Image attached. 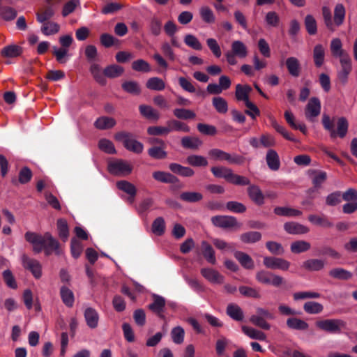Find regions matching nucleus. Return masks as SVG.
<instances>
[{
  "instance_id": "a18cd8bd",
  "label": "nucleus",
  "mask_w": 357,
  "mask_h": 357,
  "mask_svg": "<svg viewBox=\"0 0 357 357\" xmlns=\"http://www.w3.org/2000/svg\"><path fill=\"white\" fill-rule=\"evenodd\" d=\"M90 72L92 74L93 78L101 84H105L106 79L105 75L102 72L100 66L97 63H92L90 67Z\"/></svg>"
},
{
  "instance_id": "aec40b11",
  "label": "nucleus",
  "mask_w": 357,
  "mask_h": 357,
  "mask_svg": "<svg viewBox=\"0 0 357 357\" xmlns=\"http://www.w3.org/2000/svg\"><path fill=\"white\" fill-rule=\"evenodd\" d=\"M325 261L319 259H310L305 261L302 267L308 271H319L324 268Z\"/></svg>"
},
{
  "instance_id": "9d476101",
  "label": "nucleus",
  "mask_w": 357,
  "mask_h": 357,
  "mask_svg": "<svg viewBox=\"0 0 357 357\" xmlns=\"http://www.w3.org/2000/svg\"><path fill=\"white\" fill-rule=\"evenodd\" d=\"M263 262L264 265L268 268L279 269L283 271H288L291 265L287 260L274 257H264Z\"/></svg>"
},
{
  "instance_id": "69168bd1",
  "label": "nucleus",
  "mask_w": 357,
  "mask_h": 357,
  "mask_svg": "<svg viewBox=\"0 0 357 357\" xmlns=\"http://www.w3.org/2000/svg\"><path fill=\"white\" fill-rule=\"evenodd\" d=\"M305 26L307 33L314 35L317 31V22L313 16L307 15L305 19Z\"/></svg>"
},
{
  "instance_id": "4c0bfd02",
  "label": "nucleus",
  "mask_w": 357,
  "mask_h": 357,
  "mask_svg": "<svg viewBox=\"0 0 357 357\" xmlns=\"http://www.w3.org/2000/svg\"><path fill=\"white\" fill-rule=\"evenodd\" d=\"M234 255L244 268L247 269L254 268V261L248 255L242 252H236Z\"/></svg>"
},
{
  "instance_id": "37998d69",
  "label": "nucleus",
  "mask_w": 357,
  "mask_h": 357,
  "mask_svg": "<svg viewBox=\"0 0 357 357\" xmlns=\"http://www.w3.org/2000/svg\"><path fill=\"white\" fill-rule=\"evenodd\" d=\"M211 172L215 177L223 178L228 182L233 172L231 169L224 167H213Z\"/></svg>"
},
{
  "instance_id": "cd10ccee",
  "label": "nucleus",
  "mask_w": 357,
  "mask_h": 357,
  "mask_svg": "<svg viewBox=\"0 0 357 357\" xmlns=\"http://www.w3.org/2000/svg\"><path fill=\"white\" fill-rule=\"evenodd\" d=\"M124 73V68L119 65L112 64L107 66L104 70L103 73L105 77L108 78H116L121 76Z\"/></svg>"
},
{
  "instance_id": "b1692460",
  "label": "nucleus",
  "mask_w": 357,
  "mask_h": 357,
  "mask_svg": "<svg viewBox=\"0 0 357 357\" xmlns=\"http://www.w3.org/2000/svg\"><path fill=\"white\" fill-rule=\"evenodd\" d=\"M345 8L342 3H337L334 9L333 27L340 26L344 22L345 18Z\"/></svg>"
},
{
  "instance_id": "7c9ffc66",
  "label": "nucleus",
  "mask_w": 357,
  "mask_h": 357,
  "mask_svg": "<svg viewBox=\"0 0 357 357\" xmlns=\"http://www.w3.org/2000/svg\"><path fill=\"white\" fill-rule=\"evenodd\" d=\"M116 125L114 119L107 116H101L98 118L94 123L96 128L100 130L109 129Z\"/></svg>"
},
{
  "instance_id": "f03ea898",
  "label": "nucleus",
  "mask_w": 357,
  "mask_h": 357,
  "mask_svg": "<svg viewBox=\"0 0 357 357\" xmlns=\"http://www.w3.org/2000/svg\"><path fill=\"white\" fill-rule=\"evenodd\" d=\"M248 55V49L241 40H234L231 44V50L227 51L225 56L229 65L237 64L236 58L245 59Z\"/></svg>"
},
{
  "instance_id": "423d86ee",
  "label": "nucleus",
  "mask_w": 357,
  "mask_h": 357,
  "mask_svg": "<svg viewBox=\"0 0 357 357\" xmlns=\"http://www.w3.org/2000/svg\"><path fill=\"white\" fill-rule=\"evenodd\" d=\"M316 326L321 330L331 333H340L345 328L346 324L341 319H325L316 322Z\"/></svg>"
},
{
  "instance_id": "58836bf2",
  "label": "nucleus",
  "mask_w": 357,
  "mask_h": 357,
  "mask_svg": "<svg viewBox=\"0 0 357 357\" xmlns=\"http://www.w3.org/2000/svg\"><path fill=\"white\" fill-rule=\"evenodd\" d=\"M202 250L203 255L207 261L212 264H215L216 262L215 252L211 245H210L207 242L203 241L202 243Z\"/></svg>"
},
{
  "instance_id": "680f3d73",
  "label": "nucleus",
  "mask_w": 357,
  "mask_h": 357,
  "mask_svg": "<svg viewBox=\"0 0 357 357\" xmlns=\"http://www.w3.org/2000/svg\"><path fill=\"white\" fill-rule=\"evenodd\" d=\"M322 15L324 24L327 29L332 32L335 31V27H333V22L330 8L327 6H324L322 8Z\"/></svg>"
},
{
  "instance_id": "a878e982",
  "label": "nucleus",
  "mask_w": 357,
  "mask_h": 357,
  "mask_svg": "<svg viewBox=\"0 0 357 357\" xmlns=\"http://www.w3.org/2000/svg\"><path fill=\"white\" fill-rule=\"evenodd\" d=\"M141 114L148 119L158 121L160 117V113L149 105H141L139 107Z\"/></svg>"
},
{
  "instance_id": "f3484780",
  "label": "nucleus",
  "mask_w": 357,
  "mask_h": 357,
  "mask_svg": "<svg viewBox=\"0 0 357 357\" xmlns=\"http://www.w3.org/2000/svg\"><path fill=\"white\" fill-rule=\"evenodd\" d=\"M84 315L86 323L90 328L93 329L98 327L99 314L95 309L92 307H87L84 311Z\"/></svg>"
},
{
  "instance_id": "338daca9",
  "label": "nucleus",
  "mask_w": 357,
  "mask_h": 357,
  "mask_svg": "<svg viewBox=\"0 0 357 357\" xmlns=\"http://www.w3.org/2000/svg\"><path fill=\"white\" fill-rule=\"evenodd\" d=\"M165 229V220L162 218L159 217L157 218L153 222L152 225V231L158 235H162Z\"/></svg>"
},
{
  "instance_id": "dca6fc26",
  "label": "nucleus",
  "mask_w": 357,
  "mask_h": 357,
  "mask_svg": "<svg viewBox=\"0 0 357 357\" xmlns=\"http://www.w3.org/2000/svg\"><path fill=\"white\" fill-rule=\"evenodd\" d=\"M284 229L288 234L294 235L305 234L310 231L308 227L295 222H286Z\"/></svg>"
},
{
  "instance_id": "ea45409f",
  "label": "nucleus",
  "mask_w": 357,
  "mask_h": 357,
  "mask_svg": "<svg viewBox=\"0 0 357 357\" xmlns=\"http://www.w3.org/2000/svg\"><path fill=\"white\" fill-rule=\"evenodd\" d=\"M199 15L202 20L208 24H213L215 21V17L213 10L207 6H202L199 8Z\"/></svg>"
},
{
  "instance_id": "473e14b6",
  "label": "nucleus",
  "mask_w": 357,
  "mask_h": 357,
  "mask_svg": "<svg viewBox=\"0 0 357 357\" xmlns=\"http://www.w3.org/2000/svg\"><path fill=\"white\" fill-rule=\"evenodd\" d=\"M168 126L169 133L172 131H182L184 132H189L190 127L185 123L178 120H170L167 122Z\"/></svg>"
},
{
  "instance_id": "052dcab7",
  "label": "nucleus",
  "mask_w": 357,
  "mask_h": 357,
  "mask_svg": "<svg viewBox=\"0 0 357 357\" xmlns=\"http://www.w3.org/2000/svg\"><path fill=\"white\" fill-rule=\"evenodd\" d=\"M122 88L125 91L134 95H138L141 91L139 84L135 81H127L123 82L122 84Z\"/></svg>"
},
{
  "instance_id": "09e8293b",
  "label": "nucleus",
  "mask_w": 357,
  "mask_h": 357,
  "mask_svg": "<svg viewBox=\"0 0 357 357\" xmlns=\"http://www.w3.org/2000/svg\"><path fill=\"white\" fill-rule=\"evenodd\" d=\"M188 165L194 167H206L208 161L206 158L198 155H190L186 158Z\"/></svg>"
},
{
  "instance_id": "49530a36",
  "label": "nucleus",
  "mask_w": 357,
  "mask_h": 357,
  "mask_svg": "<svg viewBox=\"0 0 357 357\" xmlns=\"http://www.w3.org/2000/svg\"><path fill=\"white\" fill-rule=\"evenodd\" d=\"M287 325L289 328L295 330H307L308 324L298 318H289L287 320Z\"/></svg>"
},
{
  "instance_id": "f704fd0d",
  "label": "nucleus",
  "mask_w": 357,
  "mask_h": 357,
  "mask_svg": "<svg viewBox=\"0 0 357 357\" xmlns=\"http://www.w3.org/2000/svg\"><path fill=\"white\" fill-rule=\"evenodd\" d=\"M311 248L310 243L305 241L300 240L294 241L291 244L290 250L294 254H299L309 250Z\"/></svg>"
},
{
  "instance_id": "774afa93",
  "label": "nucleus",
  "mask_w": 357,
  "mask_h": 357,
  "mask_svg": "<svg viewBox=\"0 0 357 357\" xmlns=\"http://www.w3.org/2000/svg\"><path fill=\"white\" fill-rule=\"evenodd\" d=\"M185 331L181 326L174 328L171 331L172 340L176 344H181L184 340Z\"/></svg>"
},
{
  "instance_id": "bb28decb",
  "label": "nucleus",
  "mask_w": 357,
  "mask_h": 357,
  "mask_svg": "<svg viewBox=\"0 0 357 357\" xmlns=\"http://www.w3.org/2000/svg\"><path fill=\"white\" fill-rule=\"evenodd\" d=\"M153 177L156 181L165 183H174L178 181V178L174 175L162 171L154 172Z\"/></svg>"
},
{
  "instance_id": "8fccbe9b",
  "label": "nucleus",
  "mask_w": 357,
  "mask_h": 357,
  "mask_svg": "<svg viewBox=\"0 0 357 357\" xmlns=\"http://www.w3.org/2000/svg\"><path fill=\"white\" fill-rule=\"evenodd\" d=\"M329 275L332 278L339 280H349L352 277L351 273L342 268L331 269L329 271Z\"/></svg>"
},
{
  "instance_id": "2eb2a0df",
  "label": "nucleus",
  "mask_w": 357,
  "mask_h": 357,
  "mask_svg": "<svg viewBox=\"0 0 357 357\" xmlns=\"http://www.w3.org/2000/svg\"><path fill=\"white\" fill-rule=\"evenodd\" d=\"M202 275L212 284H222L224 282V277L216 270L210 268L201 269Z\"/></svg>"
},
{
  "instance_id": "a19ab883",
  "label": "nucleus",
  "mask_w": 357,
  "mask_h": 357,
  "mask_svg": "<svg viewBox=\"0 0 357 357\" xmlns=\"http://www.w3.org/2000/svg\"><path fill=\"white\" fill-rule=\"evenodd\" d=\"M59 30V24L54 22H44L41 26V31L45 36L56 34Z\"/></svg>"
},
{
  "instance_id": "c85d7f7f",
  "label": "nucleus",
  "mask_w": 357,
  "mask_h": 357,
  "mask_svg": "<svg viewBox=\"0 0 357 357\" xmlns=\"http://www.w3.org/2000/svg\"><path fill=\"white\" fill-rule=\"evenodd\" d=\"M169 169L177 174L182 176L190 177L194 175L195 172L193 169L188 167H183L177 163H171L169 166Z\"/></svg>"
},
{
  "instance_id": "20e7f679",
  "label": "nucleus",
  "mask_w": 357,
  "mask_h": 357,
  "mask_svg": "<svg viewBox=\"0 0 357 357\" xmlns=\"http://www.w3.org/2000/svg\"><path fill=\"white\" fill-rule=\"evenodd\" d=\"M115 139L121 142L124 146L128 151L136 153H142L143 151V145L137 141L132 135L128 132H121L115 135Z\"/></svg>"
},
{
  "instance_id": "a211bd4d",
  "label": "nucleus",
  "mask_w": 357,
  "mask_h": 357,
  "mask_svg": "<svg viewBox=\"0 0 357 357\" xmlns=\"http://www.w3.org/2000/svg\"><path fill=\"white\" fill-rule=\"evenodd\" d=\"M252 91V88L248 85H241L240 84L236 86L235 96L237 100L243 101L245 103L249 100V94Z\"/></svg>"
},
{
  "instance_id": "864d4df0",
  "label": "nucleus",
  "mask_w": 357,
  "mask_h": 357,
  "mask_svg": "<svg viewBox=\"0 0 357 357\" xmlns=\"http://www.w3.org/2000/svg\"><path fill=\"white\" fill-rule=\"evenodd\" d=\"M173 113L176 118L183 120L193 119L196 116L193 111L183 108H176Z\"/></svg>"
},
{
  "instance_id": "5701e85b",
  "label": "nucleus",
  "mask_w": 357,
  "mask_h": 357,
  "mask_svg": "<svg viewBox=\"0 0 357 357\" xmlns=\"http://www.w3.org/2000/svg\"><path fill=\"white\" fill-rule=\"evenodd\" d=\"M266 160L268 167L273 171H276L280 168V162L279 155L277 152L273 149L268 151Z\"/></svg>"
},
{
  "instance_id": "6ab92c4d",
  "label": "nucleus",
  "mask_w": 357,
  "mask_h": 357,
  "mask_svg": "<svg viewBox=\"0 0 357 357\" xmlns=\"http://www.w3.org/2000/svg\"><path fill=\"white\" fill-rule=\"evenodd\" d=\"M250 198L257 204L261 205L264 202V196L257 185H252L248 188Z\"/></svg>"
},
{
  "instance_id": "1a4fd4ad",
  "label": "nucleus",
  "mask_w": 357,
  "mask_h": 357,
  "mask_svg": "<svg viewBox=\"0 0 357 357\" xmlns=\"http://www.w3.org/2000/svg\"><path fill=\"white\" fill-rule=\"evenodd\" d=\"M21 259L22 266L25 269L31 271L36 279L40 278L42 276V266L38 260L26 255H23Z\"/></svg>"
},
{
  "instance_id": "412c9836",
  "label": "nucleus",
  "mask_w": 357,
  "mask_h": 357,
  "mask_svg": "<svg viewBox=\"0 0 357 357\" xmlns=\"http://www.w3.org/2000/svg\"><path fill=\"white\" fill-rule=\"evenodd\" d=\"M22 53V48L15 44L4 47L1 51V55L5 58H15Z\"/></svg>"
},
{
  "instance_id": "2f4dec72",
  "label": "nucleus",
  "mask_w": 357,
  "mask_h": 357,
  "mask_svg": "<svg viewBox=\"0 0 357 357\" xmlns=\"http://www.w3.org/2000/svg\"><path fill=\"white\" fill-rule=\"evenodd\" d=\"M60 295L63 303L67 307H72L74 304L75 298L73 292L67 287L63 286L60 289Z\"/></svg>"
},
{
  "instance_id": "e2e57ef3",
  "label": "nucleus",
  "mask_w": 357,
  "mask_h": 357,
  "mask_svg": "<svg viewBox=\"0 0 357 357\" xmlns=\"http://www.w3.org/2000/svg\"><path fill=\"white\" fill-rule=\"evenodd\" d=\"M165 146H153L148 150L149 155L155 159H163L167 156Z\"/></svg>"
},
{
  "instance_id": "c756f323",
  "label": "nucleus",
  "mask_w": 357,
  "mask_h": 357,
  "mask_svg": "<svg viewBox=\"0 0 357 357\" xmlns=\"http://www.w3.org/2000/svg\"><path fill=\"white\" fill-rule=\"evenodd\" d=\"M274 213L280 216L286 217H296L301 216L303 213L301 211L290 208V207H275L274 208Z\"/></svg>"
},
{
  "instance_id": "4468645a",
  "label": "nucleus",
  "mask_w": 357,
  "mask_h": 357,
  "mask_svg": "<svg viewBox=\"0 0 357 357\" xmlns=\"http://www.w3.org/2000/svg\"><path fill=\"white\" fill-rule=\"evenodd\" d=\"M341 68L337 73L338 79L345 84L347 82L348 77L352 70L351 59V57L341 59L340 61Z\"/></svg>"
},
{
  "instance_id": "de8ad7c7",
  "label": "nucleus",
  "mask_w": 357,
  "mask_h": 357,
  "mask_svg": "<svg viewBox=\"0 0 357 357\" xmlns=\"http://www.w3.org/2000/svg\"><path fill=\"white\" fill-rule=\"evenodd\" d=\"M146 86L151 90L162 91L165 88V83L162 79L154 77L147 80Z\"/></svg>"
},
{
  "instance_id": "4d7b16f0",
  "label": "nucleus",
  "mask_w": 357,
  "mask_h": 357,
  "mask_svg": "<svg viewBox=\"0 0 357 357\" xmlns=\"http://www.w3.org/2000/svg\"><path fill=\"white\" fill-rule=\"evenodd\" d=\"M184 43L189 47L195 50H202V45L197 37L192 34H187L184 37Z\"/></svg>"
},
{
  "instance_id": "4be33fe9",
  "label": "nucleus",
  "mask_w": 357,
  "mask_h": 357,
  "mask_svg": "<svg viewBox=\"0 0 357 357\" xmlns=\"http://www.w3.org/2000/svg\"><path fill=\"white\" fill-rule=\"evenodd\" d=\"M286 66L289 74L294 77H298L301 73V65L298 59L291 56L286 60Z\"/></svg>"
},
{
  "instance_id": "603ef678",
  "label": "nucleus",
  "mask_w": 357,
  "mask_h": 357,
  "mask_svg": "<svg viewBox=\"0 0 357 357\" xmlns=\"http://www.w3.org/2000/svg\"><path fill=\"white\" fill-rule=\"evenodd\" d=\"M165 305V298L160 296H155L153 303L149 305V309L158 314H160L163 311Z\"/></svg>"
},
{
  "instance_id": "13d9d810",
  "label": "nucleus",
  "mask_w": 357,
  "mask_h": 357,
  "mask_svg": "<svg viewBox=\"0 0 357 357\" xmlns=\"http://www.w3.org/2000/svg\"><path fill=\"white\" fill-rule=\"evenodd\" d=\"M261 238V234L258 231H249L241 235V240L245 243H253L259 241Z\"/></svg>"
},
{
  "instance_id": "7ed1b4c3",
  "label": "nucleus",
  "mask_w": 357,
  "mask_h": 357,
  "mask_svg": "<svg viewBox=\"0 0 357 357\" xmlns=\"http://www.w3.org/2000/svg\"><path fill=\"white\" fill-rule=\"evenodd\" d=\"M59 42L61 47H53V54L58 62L64 63L69 56V48L73 43V38L70 34L63 35L59 37Z\"/></svg>"
},
{
  "instance_id": "0eeeda50",
  "label": "nucleus",
  "mask_w": 357,
  "mask_h": 357,
  "mask_svg": "<svg viewBox=\"0 0 357 357\" xmlns=\"http://www.w3.org/2000/svg\"><path fill=\"white\" fill-rule=\"evenodd\" d=\"M108 170L114 175L124 176L132 172V167L127 161L115 160L109 162Z\"/></svg>"
},
{
  "instance_id": "ddd939ff",
  "label": "nucleus",
  "mask_w": 357,
  "mask_h": 357,
  "mask_svg": "<svg viewBox=\"0 0 357 357\" xmlns=\"http://www.w3.org/2000/svg\"><path fill=\"white\" fill-rule=\"evenodd\" d=\"M330 50L334 57L341 59L349 58V53L342 47V43L338 38H333L330 44Z\"/></svg>"
},
{
  "instance_id": "5fc2aeb1",
  "label": "nucleus",
  "mask_w": 357,
  "mask_h": 357,
  "mask_svg": "<svg viewBox=\"0 0 357 357\" xmlns=\"http://www.w3.org/2000/svg\"><path fill=\"white\" fill-rule=\"evenodd\" d=\"M304 310L309 314H319L324 310L323 305L315 301L306 302L303 305Z\"/></svg>"
},
{
  "instance_id": "6e6552de",
  "label": "nucleus",
  "mask_w": 357,
  "mask_h": 357,
  "mask_svg": "<svg viewBox=\"0 0 357 357\" xmlns=\"http://www.w3.org/2000/svg\"><path fill=\"white\" fill-rule=\"evenodd\" d=\"M256 279L260 283L272 284L275 287H279L284 282L282 277L266 271H260L257 272L256 274Z\"/></svg>"
},
{
  "instance_id": "e433bc0d",
  "label": "nucleus",
  "mask_w": 357,
  "mask_h": 357,
  "mask_svg": "<svg viewBox=\"0 0 357 357\" xmlns=\"http://www.w3.org/2000/svg\"><path fill=\"white\" fill-rule=\"evenodd\" d=\"M227 314L233 319L236 321H241L243 319V312L241 307L231 303L227 307Z\"/></svg>"
},
{
  "instance_id": "3c124183",
  "label": "nucleus",
  "mask_w": 357,
  "mask_h": 357,
  "mask_svg": "<svg viewBox=\"0 0 357 357\" xmlns=\"http://www.w3.org/2000/svg\"><path fill=\"white\" fill-rule=\"evenodd\" d=\"M212 103L215 109L218 113L225 114L228 111V105L227 101L222 97H214Z\"/></svg>"
},
{
  "instance_id": "6e6d98bb",
  "label": "nucleus",
  "mask_w": 357,
  "mask_h": 357,
  "mask_svg": "<svg viewBox=\"0 0 357 357\" xmlns=\"http://www.w3.org/2000/svg\"><path fill=\"white\" fill-rule=\"evenodd\" d=\"M132 68L137 72L149 73L151 70L149 63L144 59H137L133 61Z\"/></svg>"
},
{
  "instance_id": "0e129e2a",
  "label": "nucleus",
  "mask_w": 357,
  "mask_h": 357,
  "mask_svg": "<svg viewBox=\"0 0 357 357\" xmlns=\"http://www.w3.org/2000/svg\"><path fill=\"white\" fill-rule=\"evenodd\" d=\"M202 195L197 192H185L181 194L180 198L188 202H197L202 199Z\"/></svg>"
},
{
  "instance_id": "393cba45",
  "label": "nucleus",
  "mask_w": 357,
  "mask_h": 357,
  "mask_svg": "<svg viewBox=\"0 0 357 357\" xmlns=\"http://www.w3.org/2000/svg\"><path fill=\"white\" fill-rule=\"evenodd\" d=\"M326 50L321 44H317L313 50V59L317 67H321L324 63Z\"/></svg>"
},
{
  "instance_id": "79ce46f5",
  "label": "nucleus",
  "mask_w": 357,
  "mask_h": 357,
  "mask_svg": "<svg viewBox=\"0 0 357 357\" xmlns=\"http://www.w3.org/2000/svg\"><path fill=\"white\" fill-rule=\"evenodd\" d=\"M116 187L133 198L136 195V188L131 183L126 181H120L116 183Z\"/></svg>"
},
{
  "instance_id": "c9c22d12",
  "label": "nucleus",
  "mask_w": 357,
  "mask_h": 357,
  "mask_svg": "<svg viewBox=\"0 0 357 357\" xmlns=\"http://www.w3.org/2000/svg\"><path fill=\"white\" fill-rule=\"evenodd\" d=\"M241 328L243 332L251 339L258 340H265L266 339L265 333L259 330L246 326H243Z\"/></svg>"
},
{
  "instance_id": "72a5a7b5",
  "label": "nucleus",
  "mask_w": 357,
  "mask_h": 357,
  "mask_svg": "<svg viewBox=\"0 0 357 357\" xmlns=\"http://www.w3.org/2000/svg\"><path fill=\"white\" fill-rule=\"evenodd\" d=\"M308 220L313 225L329 228L333 226V222L329 221L324 215H310Z\"/></svg>"
},
{
  "instance_id": "39448f33",
  "label": "nucleus",
  "mask_w": 357,
  "mask_h": 357,
  "mask_svg": "<svg viewBox=\"0 0 357 357\" xmlns=\"http://www.w3.org/2000/svg\"><path fill=\"white\" fill-rule=\"evenodd\" d=\"M274 318V314L269 310L258 307L256 310V314L250 317V321L262 329L268 330L271 328V325L266 321V319H273Z\"/></svg>"
},
{
  "instance_id": "f257e3e1",
  "label": "nucleus",
  "mask_w": 357,
  "mask_h": 357,
  "mask_svg": "<svg viewBox=\"0 0 357 357\" xmlns=\"http://www.w3.org/2000/svg\"><path fill=\"white\" fill-rule=\"evenodd\" d=\"M24 238L32 245L33 251L35 253H40L43 250L47 256L53 252L59 253V243L49 232L42 235L36 232L27 231Z\"/></svg>"
},
{
  "instance_id": "9b49d317",
  "label": "nucleus",
  "mask_w": 357,
  "mask_h": 357,
  "mask_svg": "<svg viewBox=\"0 0 357 357\" xmlns=\"http://www.w3.org/2000/svg\"><path fill=\"white\" fill-rule=\"evenodd\" d=\"M211 221L215 226L226 229L238 228L241 227L236 219L232 216L217 215L212 217Z\"/></svg>"
},
{
  "instance_id": "c03bdc74",
  "label": "nucleus",
  "mask_w": 357,
  "mask_h": 357,
  "mask_svg": "<svg viewBox=\"0 0 357 357\" xmlns=\"http://www.w3.org/2000/svg\"><path fill=\"white\" fill-rule=\"evenodd\" d=\"M202 142L197 137H184L181 139V144L184 148L195 149L199 148Z\"/></svg>"
},
{
  "instance_id": "f8f14e48",
  "label": "nucleus",
  "mask_w": 357,
  "mask_h": 357,
  "mask_svg": "<svg viewBox=\"0 0 357 357\" xmlns=\"http://www.w3.org/2000/svg\"><path fill=\"white\" fill-rule=\"evenodd\" d=\"M320 112V100L317 98H310L305 109L306 119L310 121H314L315 118L319 115Z\"/></svg>"
},
{
  "instance_id": "bf43d9fd",
  "label": "nucleus",
  "mask_w": 357,
  "mask_h": 357,
  "mask_svg": "<svg viewBox=\"0 0 357 357\" xmlns=\"http://www.w3.org/2000/svg\"><path fill=\"white\" fill-rule=\"evenodd\" d=\"M348 121L344 117H341L338 119L337 122V131L336 136H339L341 138H343L346 136L348 131Z\"/></svg>"
}]
</instances>
